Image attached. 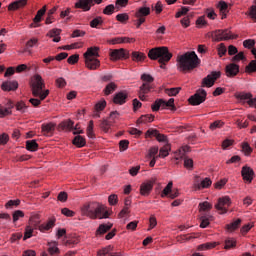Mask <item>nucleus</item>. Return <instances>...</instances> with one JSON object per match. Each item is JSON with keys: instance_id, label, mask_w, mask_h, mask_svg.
<instances>
[{"instance_id": "obj_54", "label": "nucleus", "mask_w": 256, "mask_h": 256, "mask_svg": "<svg viewBox=\"0 0 256 256\" xmlns=\"http://www.w3.org/2000/svg\"><path fill=\"white\" fill-rule=\"evenodd\" d=\"M224 123L221 120H216L210 124L211 131H215V129H221Z\"/></svg>"}, {"instance_id": "obj_59", "label": "nucleus", "mask_w": 256, "mask_h": 256, "mask_svg": "<svg viewBox=\"0 0 256 256\" xmlns=\"http://www.w3.org/2000/svg\"><path fill=\"white\" fill-rule=\"evenodd\" d=\"M243 45L246 49H253L255 47V40L248 39L243 42Z\"/></svg>"}, {"instance_id": "obj_47", "label": "nucleus", "mask_w": 256, "mask_h": 256, "mask_svg": "<svg viewBox=\"0 0 256 256\" xmlns=\"http://www.w3.org/2000/svg\"><path fill=\"white\" fill-rule=\"evenodd\" d=\"M242 151H243V153H244L247 157H249V155H251V153H253V148H251V146L249 145V143L244 142V143L242 144Z\"/></svg>"}, {"instance_id": "obj_64", "label": "nucleus", "mask_w": 256, "mask_h": 256, "mask_svg": "<svg viewBox=\"0 0 256 256\" xmlns=\"http://www.w3.org/2000/svg\"><path fill=\"white\" fill-rule=\"evenodd\" d=\"M249 15L256 23V5L251 6Z\"/></svg>"}, {"instance_id": "obj_43", "label": "nucleus", "mask_w": 256, "mask_h": 256, "mask_svg": "<svg viewBox=\"0 0 256 256\" xmlns=\"http://www.w3.org/2000/svg\"><path fill=\"white\" fill-rule=\"evenodd\" d=\"M179 91H181V87L165 89V93L169 97H176V95H179Z\"/></svg>"}, {"instance_id": "obj_53", "label": "nucleus", "mask_w": 256, "mask_h": 256, "mask_svg": "<svg viewBox=\"0 0 256 256\" xmlns=\"http://www.w3.org/2000/svg\"><path fill=\"white\" fill-rule=\"evenodd\" d=\"M129 5V0H116L115 7L119 11L120 8L127 7Z\"/></svg>"}, {"instance_id": "obj_46", "label": "nucleus", "mask_w": 256, "mask_h": 256, "mask_svg": "<svg viewBox=\"0 0 256 256\" xmlns=\"http://www.w3.org/2000/svg\"><path fill=\"white\" fill-rule=\"evenodd\" d=\"M99 25H103V18L101 17H96L90 22V27H92V29H97Z\"/></svg>"}, {"instance_id": "obj_44", "label": "nucleus", "mask_w": 256, "mask_h": 256, "mask_svg": "<svg viewBox=\"0 0 256 256\" xmlns=\"http://www.w3.org/2000/svg\"><path fill=\"white\" fill-rule=\"evenodd\" d=\"M200 221V227L205 229L206 227H209V221H213V216H210L209 218L207 216H202Z\"/></svg>"}, {"instance_id": "obj_37", "label": "nucleus", "mask_w": 256, "mask_h": 256, "mask_svg": "<svg viewBox=\"0 0 256 256\" xmlns=\"http://www.w3.org/2000/svg\"><path fill=\"white\" fill-rule=\"evenodd\" d=\"M157 153H159V147L154 146L152 148L149 149L148 154H147V159H159V154L157 155Z\"/></svg>"}, {"instance_id": "obj_17", "label": "nucleus", "mask_w": 256, "mask_h": 256, "mask_svg": "<svg viewBox=\"0 0 256 256\" xmlns=\"http://www.w3.org/2000/svg\"><path fill=\"white\" fill-rule=\"evenodd\" d=\"M146 137H156L157 141H159V143H167V136L159 133V131L157 130H148L146 132Z\"/></svg>"}, {"instance_id": "obj_32", "label": "nucleus", "mask_w": 256, "mask_h": 256, "mask_svg": "<svg viewBox=\"0 0 256 256\" xmlns=\"http://www.w3.org/2000/svg\"><path fill=\"white\" fill-rule=\"evenodd\" d=\"M58 243L53 241L48 243V252L50 255H59V248L57 247Z\"/></svg>"}, {"instance_id": "obj_7", "label": "nucleus", "mask_w": 256, "mask_h": 256, "mask_svg": "<svg viewBox=\"0 0 256 256\" xmlns=\"http://www.w3.org/2000/svg\"><path fill=\"white\" fill-rule=\"evenodd\" d=\"M207 100V91L205 89H198L194 95H192L188 101L190 105L197 106L201 103H205Z\"/></svg>"}, {"instance_id": "obj_40", "label": "nucleus", "mask_w": 256, "mask_h": 256, "mask_svg": "<svg viewBox=\"0 0 256 256\" xmlns=\"http://www.w3.org/2000/svg\"><path fill=\"white\" fill-rule=\"evenodd\" d=\"M251 97H253V94L251 93H239L236 95V99H238L239 101H242L243 103H245V101H249V99H251Z\"/></svg>"}, {"instance_id": "obj_49", "label": "nucleus", "mask_w": 256, "mask_h": 256, "mask_svg": "<svg viewBox=\"0 0 256 256\" xmlns=\"http://www.w3.org/2000/svg\"><path fill=\"white\" fill-rule=\"evenodd\" d=\"M236 245H237V242L233 240V238H228L225 240L224 249H233L234 247H236Z\"/></svg>"}, {"instance_id": "obj_63", "label": "nucleus", "mask_w": 256, "mask_h": 256, "mask_svg": "<svg viewBox=\"0 0 256 256\" xmlns=\"http://www.w3.org/2000/svg\"><path fill=\"white\" fill-rule=\"evenodd\" d=\"M184 167H185L186 169H189V170L193 169V159H191V158H185V159H184Z\"/></svg>"}, {"instance_id": "obj_22", "label": "nucleus", "mask_w": 256, "mask_h": 256, "mask_svg": "<svg viewBox=\"0 0 256 256\" xmlns=\"http://www.w3.org/2000/svg\"><path fill=\"white\" fill-rule=\"evenodd\" d=\"M41 129H42L43 135H45L46 137H51V135H53L55 131V124L53 123L42 124Z\"/></svg>"}, {"instance_id": "obj_48", "label": "nucleus", "mask_w": 256, "mask_h": 256, "mask_svg": "<svg viewBox=\"0 0 256 256\" xmlns=\"http://www.w3.org/2000/svg\"><path fill=\"white\" fill-rule=\"evenodd\" d=\"M116 20L119 21V23H127L129 21V14L127 13H121L116 15Z\"/></svg>"}, {"instance_id": "obj_15", "label": "nucleus", "mask_w": 256, "mask_h": 256, "mask_svg": "<svg viewBox=\"0 0 256 256\" xmlns=\"http://www.w3.org/2000/svg\"><path fill=\"white\" fill-rule=\"evenodd\" d=\"M241 175H242L244 181L251 183L253 181V177H255V171H253V168H251L249 166H243Z\"/></svg>"}, {"instance_id": "obj_29", "label": "nucleus", "mask_w": 256, "mask_h": 256, "mask_svg": "<svg viewBox=\"0 0 256 256\" xmlns=\"http://www.w3.org/2000/svg\"><path fill=\"white\" fill-rule=\"evenodd\" d=\"M217 7L222 15V19H225L227 17V11L229 9V5H227L225 1H220Z\"/></svg>"}, {"instance_id": "obj_61", "label": "nucleus", "mask_w": 256, "mask_h": 256, "mask_svg": "<svg viewBox=\"0 0 256 256\" xmlns=\"http://www.w3.org/2000/svg\"><path fill=\"white\" fill-rule=\"evenodd\" d=\"M113 250V247L108 246L106 248H103L101 250L98 251V256H105V255H109V252Z\"/></svg>"}, {"instance_id": "obj_13", "label": "nucleus", "mask_w": 256, "mask_h": 256, "mask_svg": "<svg viewBox=\"0 0 256 256\" xmlns=\"http://www.w3.org/2000/svg\"><path fill=\"white\" fill-rule=\"evenodd\" d=\"M110 59L111 61H119L121 59H127V50L123 48L110 50Z\"/></svg>"}, {"instance_id": "obj_45", "label": "nucleus", "mask_w": 256, "mask_h": 256, "mask_svg": "<svg viewBox=\"0 0 256 256\" xmlns=\"http://www.w3.org/2000/svg\"><path fill=\"white\" fill-rule=\"evenodd\" d=\"M115 89H117V84H115V82H110L104 89V93L105 95H111V93H113V91H115Z\"/></svg>"}, {"instance_id": "obj_8", "label": "nucleus", "mask_w": 256, "mask_h": 256, "mask_svg": "<svg viewBox=\"0 0 256 256\" xmlns=\"http://www.w3.org/2000/svg\"><path fill=\"white\" fill-rule=\"evenodd\" d=\"M212 35L215 41H229V39H237V35L231 34V31L228 29L215 30Z\"/></svg>"}, {"instance_id": "obj_33", "label": "nucleus", "mask_w": 256, "mask_h": 256, "mask_svg": "<svg viewBox=\"0 0 256 256\" xmlns=\"http://www.w3.org/2000/svg\"><path fill=\"white\" fill-rule=\"evenodd\" d=\"M75 125V122L73 120L68 119L60 123L61 129H66V131H73V126Z\"/></svg>"}, {"instance_id": "obj_51", "label": "nucleus", "mask_w": 256, "mask_h": 256, "mask_svg": "<svg viewBox=\"0 0 256 256\" xmlns=\"http://www.w3.org/2000/svg\"><path fill=\"white\" fill-rule=\"evenodd\" d=\"M105 107H107V101L105 100H101L100 102L96 103L94 109L95 111H103V109H105Z\"/></svg>"}, {"instance_id": "obj_24", "label": "nucleus", "mask_w": 256, "mask_h": 256, "mask_svg": "<svg viewBox=\"0 0 256 256\" xmlns=\"http://www.w3.org/2000/svg\"><path fill=\"white\" fill-rule=\"evenodd\" d=\"M92 57H99V47H90L84 53V59H93Z\"/></svg>"}, {"instance_id": "obj_5", "label": "nucleus", "mask_w": 256, "mask_h": 256, "mask_svg": "<svg viewBox=\"0 0 256 256\" xmlns=\"http://www.w3.org/2000/svg\"><path fill=\"white\" fill-rule=\"evenodd\" d=\"M30 221L35 229H39L41 233H45V231H50V229L55 227V221L57 220L55 218H50L47 223L41 225H39V221H34L33 219ZM33 227L26 226L23 241H27V239H31L33 237Z\"/></svg>"}, {"instance_id": "obj_62", "label": "nucleus", "mask_w": 256, "mask_h": 256, "mask_svg": "<svg viewBox=\"0 0 256 256\" xmlns=\"http://www.w3.org/2000/svg\"><path fill=\"white\" fill-rule=\"evenodd\" d=\"M227 54V47H225V44L221 43L218 47V55L219 57H223V55Z\"/></svg>"}, {"instance_id": "obj_14", "label": "nucleus", "mask_w": 256, "mask_h": 256, "mask_svg": "<svg viewBox=\"0 0 256 256\" xmlns=\"http://www.w3.org/2000/svg\"><path fill=\"white\" fill-rule=\"evenodd\" d=\"M212 183L213 182L211 181L210 178H205L204 180L201 181L199 176H195L194 187L198 190L199 189H207V188L211 187Z\"/></svg>"}, {"instance_id": "obj_3", "label": "nucleus", "mask_w": 256, "mask_h": 256, "mask_svg": "<svg viewBox=\"0 0 256 256\" xmlns=\"http://www.w3.org/2000/svg\"><path fill=\"white\" fill-rule=\"evenodd\" d=\"M148 57L152 61H157L160 64L161 69H165V65L171 61L173 54L169 52V48L162 46V47H155L149 50Z\"/></svg>"}, {"instance_id": "obj_26", "label": "nucleus", "mask_w": 256, "mask_h": 256, "mask_svg": "<svg viewBox=\"0 0 256 256\" xmlns=\"http://www.w3.org/2000/svg\"><path fill=\"white\" fill-rule=\"evenodd\" d=\"M149 91H151V85H149L147 83H143L140 86L139 99L141 101H145V95H147V93H149Z\"/></svg>"}, {"instance_id": "obj_36", "label": "nucleus", "mask_w": 256, "mask_h": 256, "mask_svg": "<svg viewBox=\"0 0 256 256\" xmlns=\"http://www.w3.org/2000/svg\"><path fill=\"white\" fill-rule=\"evenodd\" d=\"M155 120V116L151 114L142 115L138 120L137 123H153Z\"/></svg>"}, {"instance_id": "obj_58", "label": "nucleus", "mask_w": 256, "mask_h": 256, "mask_svg": "<svg viewBox=\"0 0 256 256\" xmlns=\"http://www.w3.org/2000/svg\"><path fill=\"white\" fill-rule=\"evenodd\" d=\"M9 143V134L2 133L0 135V145H7Z\"/></svg>"}, {"instance_id": "obj_11", "label": "nucleus", "mask_w": 256, "mask_h": 256, "mask_svg": "<svg viewBox=\"0 0 256 256\" xmlns=\"http://www.w3.org/2000/svg\"><path fill=\"white\" fill-rule=\"evenodd\" d=\"M97 5H101L103 0H96ZM95 5V0H77L75 3L76 9H83L84 11H91V7Z\"/></svg>"}, {"instance_id": "obj_12", "label": "nucleus", "mask_w": 256, "mask_h": 256, "mask_svg": "<svg viewBox=\"0 0 256 256\" xmlns=\"http://www.w3.org/2000/svg\"><path fill=\"white\" fill-rule=\"evenodd\" d=\"M221 77V72L214 71L211 74L207 75L202 79L201 87H213L215 85V81H217Z\"/></svg>"}, {"instance_id": "obj_30", "label": "nucleus", "mask_w": 256, "mask_h": 256, "mask_svg": "<svg viewBox=\"0 0 256 256\" xmlns=\"http://www.w3.org/2000/svg\"><path fill=\"white\" fill-rule=\"evenodd\" d=\"M113 227L112 223L108 224H101L98 229L96 230V235H105L107 231H110V229Z\"/></svg>"}, {"instance_id": "obj_23", "label": "nucleus", "mask_w": 256, "mask_h": 256, "mask_svg": "<svg viewBox=\"0 0 256 256\" xmlns=\"http://www.w3.org/2000/svg\"><path fill=\"white\" fill-rule=\"evenodd\" d=\"M153 191V183L151 182H145L142 183L140 186V194L144 197H147Z\"/></svg>"}, {"instance_id": "obj_21", "label": "nucleus", "mask_w": 256, "mask_h": 256, "mask_svg": "<svg viewBox=\"0 0 256 256\" xmlns=\"http://www.w3.org/2000/svg\"><path fill=\"white\" fill-rule=\"evenodd\" d=\"M127 92H118L115 96H114V103L116 105H124V103H127Z\"/></svg>"}, {"instance_id": "obj_34", "label": "nucleus", "mask_w": 256, "mask_h": 256, "mask_svg": "<svg viewBox=\"0 0 256 256\" xmlns=\"http://www.w3.org/2000/svg\"><path fill=\"white\" fill-rule=\"evenodd\" d=\"M217 242H207L198 246V251H208V249H215Z\"/></svg>"}, {"instance_id": "obj_41", "label": "nucleus", "mask_w": 256, "mask_h": 256, "mask_svg": "<svg viewBox=\"0 0 256 256\" xmlns=\"http://www.w3.org/2000/svg\"><path fill=\"white\" fill-rule=\"evenodd\" d=\"M241 225V219H237L236 221L226 225L227 231H235L236 229H239V226Z\"/></svg>"}, {"instance_id": "obj_27", "label": "nucleus", "mask_w": 256, "mask_h": 256, "mask_svg": "<svg viewBox=\"0 0 256 256\" xmlns=\"http://www.w3.org/2000/svg\"><path fill=\"white\" fill-rule=\"evenodd\" d=\"M131 57L132 61H135L136 63H143V61L147 59L145 53L137 51L132 52Z\"/></svg>"}, {"instance_id": "obj_56", "label": "nucleus", "mask_w": 256, "mask_h": 256, "mask_svg": "<svg viewBox=\"0 0 256 256\" xmlns=\"http://www.w3.org/2000/svg\"><path fill=\"white\" fill-rule=\"evenodd\" d=\"M21 217H25V213L21 210H16L14 213H13V221L14 223L19 221V219H21Z\"/></svg>"}, {"instance_id": "obj_60", "label": "nucleus", "mask_w": 256, "mask_h": 256, "mask_svg": "<svg viewBox=\"0 0 256 256\" xmlns=\"http://www.w3.org/2000/svg\"><path fill=\"white\" fill-rule=\"evenodd\" d=\"M61 213L65 215V217H75V212L69 208H62Z\"/></svg>"}, {"instance_id": "obj_20", "label": "nucleus", "mask_w": 256, "mask_h": 256, "mask_svg": "<svg viewBox=\"0 0 256 256\" xmlns=\"http://www.w3.org/2000/svg\"><path fill=\"white\" fill-rule=\"evenodd\" d=\"M47 37H50L51 39H53L52 41L54 43H59V41H61V29L59 28H54L52 30H50L47 34Z\"/></svg>"}, {"instance_id": "obj_10", "label": "nucleus", "mask_w": 256, "mask_h": 256, "mask_svg": "<svg viewBox=\"0 0 256 256\" xmlns=\"http://www.w3.org/2000/svg\"><path fill=\"white\" fill-rule=\"evenodd\" d=\"M231 206V198L229 196H224L218 199V203L215 205V209L219 211L220 215H225L227 213V208Z\"/></svg>"}, {"instance_id": "obj_6", "label": "nucleus", "mask_w": 256, "mask_h": 256, "mask_svg": "<svg viewBox=\"0 0 256 256\" xmlns=\"http://www.w3.org/2000/svg\"><path fill=\"white\" fill-rule=\"evenodd\" d=\"M151 15V8L149 7H141L135 13V25L136 28L139 29L143 23H145L147 16Z\"/></svg>"}, {"instance_id": "obj_35", "label": "nucleus", "mask_w": 256, "mask_h": 256, "mask_svg": "<svg viewBox=\"0 0 256 256\" xmlns=\"http://www.w3.org/2000/svg\"><path fill=\"white\" fill-rule=\"evenodd\" d=\"M26 149L27 151H37L39 149V144H37L36 140H28L26 141Z\"/></svg>"}, {"instance_id": "obj_18", "label": "nucleus", "mask_w": 256, "mask_h": 256, "mask_svg": "<svg viewBox=\"0 0 256 256\" xmlns=\"http://www.w3.org/2000/svg\"><path fill=\"white\" fill-rule=\"evenodd\" d=\"M19 83L15 80L3 82L1 85L2 91H17Z\"/></svg>"}, {"instance_id": "obj_42", "label": "nucleus", "mask_w": 256, "mask_h": 256, "mask_svg": "<svg viewBox=\"0 0 256 256\" xmlns=\"http://www.w3.org/2000/svg\"><path fill=\"white\" fill-rule=\"evenodd\" d=\"M173 190V182H169L167 186L163 189L161 193V197H169L171 195V191Z\"/></svg>"}, {"instance_id": "obj_55", "label": "nucleus", "mask_w": 256, "mask_h": 256, "mask_svg": "<svg viewBox=\"0 0 256 256\" xmlns=\"http://www.w3.org/2000/svg\"><path fill=\"white\" fill-rule=\"evenodd\" d=\"M16 109L17 111H20V113H25V111H27V105L23 101L17 102Z\"/></svg>"}, {"instance_id": "obj_25", "label": "nucleus", "mask_w": 256, "mask_h": 256, "mask_svg": "<svg viewBox=\"0 0 256 256\" xmlns=\"http://www.w3.org/2000/svg\"><path fill=\"white\" fill-rule=\"evenodd\" d=\"M27 5V0H17L9 4L8 11H17V9H21V7H25Z\"/></svg>"}, {"instance_id": "obj_9", "label": "nucleus", "mask_w": 256, "mask_h": 256, "mask_svg": "<svg viewBox=\"0 0 256 256\" xmlns=\"http://www.w3.org/2000/svg\"><path fill=\"white\" fill-rule=\"evenodd\" d=\"M165 109L166 107H171L172 111H175V99L170 98L168 101H165L163 99H157L152 104V111H159V109Z\"/></svg>"}, {"instance_id": "obj_16", "label": "nucleus", "mask_w": 256, "mask_h": 256, "mask_svg": "<svg viewBox=\"0 0 256 256\" xmlns=\"http://www.w3.org/2000/svg\"><path fill=\"white\" fill-rule=\"evenodd\" d=\"M226 77H237L239 74V65L230 63L225 68Z\"/></svg>"}, {"instance_id": "obj_31", "label": "nucleus", "mask_w": 256, "mask_h": 256, "mask_svg": "<svg viewBox=\"0 0 256 256\" xmlns=\"http://www.w3.org/2000/svg\"><path fill=\"white\" fill-rule=\"evenodd\" d=\"M169 151H171V145L169 143H166L162 148H160L159 157L165 159V157H168Z\"/></svg>"}, {"instance_id": "obj_38", "label": "nucleus", "mask_w": 256, "mask_h": 256, "mask_svg": "<svg viewBox=\"0 0 256 256\" xmlns=\"http://www.w3.org/2000/svg\"><path fill=\"white\" fill-rule=\"evenodd\" d=\"M73 145H75L76 147H85L86 145V141L85 139L83 138V136L81 135H77L75 136V138L73 139Z\"/></svg>"}, {"instance_id": "obj_28", "label": "nucleus", "mask_w": 256, "mask_h": 256, "mask_svg": "<svg viewBox=\"0 0 256 256\" xmlns=\"http://www.w3.org/2000/svg\"><path fill=\"white\" fill-rule=\"evenodd\" d=\"M11 109H13V102L11 101L8 102V106L6 108L0 105V118L11 115Z\"/></svg>"}, {"instance_id": "obj_4", "label": "nucleus", "mask_w": 256, "mask_h": 256, "mask_svg": "<svg viewBox=\"0 0 256 256\" xmlns=\"http://www.w3.org/2000/svg\"><path fill=\"white\" fill-rule=\"evenodd\" d=\"M201 63V60H199V57L195 53V51L187 52L184 55H181L178 57V69L179 71L185 72V71H192V69H195L197 65Z\"/></svg>"}, {"instance_id": "obj_19", "label": "nucleus", "mask_w": 256, "mask_h": 256, "mask_svg": "<svg viewBox=\"0 0 256 256\" xmlns=\"http://www.w3.org/2000/svg\"><path fill=\"white\" fill-rule=\"evenodd\" d=\"M85 65L87 69H90L91 71H95V69H99L101 62L97 58H88V59H85Z\"/></svg>"}, {"instance_id": "obj_2", "label": "nucleus", "mask_w": 256, "mask_h": 256, "mask_svg": "<svg viewBox=\"0 0 256 256\" xmlns=\"http://www.w3.org/2000/svg\"><path fill=\"white\" fill-rule=\"evenodd\" d=\"M35 82L32 84V95L34 97H40V100L37 98H31L29 100V103L33 105V107H39L41 105V101H44V99H47V96L49 95V90H45L43 92V87H45V82H43V78L41 75L37 74L34 77Z\"/></svg>"}, {"instance_id": "obj_1", "label": "nucleus", "mask_w": 256, "mask_h": 256, "mask_svg": "<svg viewBox=\"0 0 256 256\" xmlns=\"http://www.w3.org/2000/svg\"><path fill=\"white\" fill-rule=\"evenodd\" d=\"M82 215L90 219H109V211L99 202H89L81 208Z\"/></svg>"}, {"instance_id": "obj_50", "label": "nucleus", "mask_w": 256, "mask_h": 256, "mask_svg": "<svg viewBox=\"0 0 256 256\" xmlns=\"http://www.w3.org/2000/svg\"><path fill=\"white\" fill-rule=\"evenodd\" d=\"M115 8L116 7L113 4L107 5L103 10L104 15H113V13H115Z\"/></svg>"}, {"instance_id": "obj_57", "label": "nucleus", "mask_w": 256, "mask_h": 256, "mask_svg": "<svg viewBox=\"0 0 256 256\" xmlns=\"http://www.w3.org/2000/svg\"><path fill=\"white\" fill-rule=\"evenodd\" d=\"M78 62H79V54L71 55L67 59V63H69V65H75V63H78Z\"/></svg>"}, {"instance_id": "obj_52", "label": "nucleus", "mask_w": 256, "mask_h": 256, "mask_svg": "<svg viewBox=\"0 0 256 256\" xmlns=\"http://www.w3.org/2000/svg\"><path fill=\"white\" fill-rule=\"evenodd\" d=\"M199 207L200 211H210V209H213V205L207 201L200 203Z\"/></svg>"}, {"instance_id": "obj_39", "label": "nucleus", "mask_w": 256, "mask_h": 256, "mask_svg": "<svg viewBox=\"0 0 256 256\" xmlns=\"http://www.w3.org/2000/svg\"><path fill=\"white\" fill-rule=\"evenodd\" d=\"M246 73L251 75L252 73H256V60H252L249 64L245 67Z\"/></svg>"}]
</instances>
